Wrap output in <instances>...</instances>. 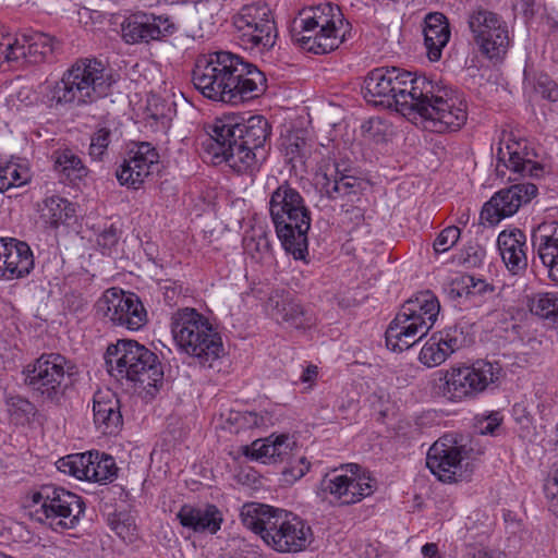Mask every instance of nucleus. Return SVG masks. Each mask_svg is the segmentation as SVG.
<instances>
[{
	"instance_id": "1",
	"label": "nucleus",
	"mask_w": 558,
	"mask_h": 558,
	"mask_svg": "<svg viewBox=\"0 0 558 558\" xmlns=\"http://www.w3.org/2000/svg\"><path fill=\"white\" fill-rule=\"evenodd\" d=\"M368 104L395 109L403 116L418 114L437 133L457 132L468 120V105L461 93L401 68L373 69L363 84Z\"/></svg>"
},
{
	"instance_id": "2",
	"label": "nucleus",
	"mask_w": 558,
	"mask_h": 558,
	"mask_svg": "<svg viewBox=\"0 0 558 558\" xmlns=\"http://www.w3.org/2000/svg\"><path fill=\"white\" fill-rule=\"evenodd\" d=\"M205 131L202 146L215 163L225 161L238 173L253 174L266 159L271 126L263 116L227 114L207 123Z\"/></svg>"
},
{
	"instance_id": "3",
	"label": "nucleus",
	"mask_w": 558,
	"mask_h": 558,
	"mask_svg": "<svg viewBox=\"0 0 558 558\" xmlns=\"http://www.w3.org/2000/svg\"><path fill=\"white\" fill-rule=\"evenodd\" d=\"M192 83L205 98L229 105L258 98L267 89L266 75L255 64L226 50L198 56Z\"/></svg>"
},
{
	"instance_id": "4",
	"label": "nucleus",
	"mask_w": 558,
	"mask_h": 558,
	"mask_svg": "<svg viewBox=\"0 0 558 558\" xmlns=\"http://www.w3.org/2000/svg\"><path fill=\"white\" fill-rule=\"evenodd\" d=\"M116 83L114 75L106 64L95 58L76 59L63 73L60 81L44 85V99L53 105L85 106L110 94Z\"/></svg>"
},
{
	"instance_id": "5",
	"label": "nucleus",
	"mask_w": 558,
	"mask_h": 558,
	"mask_svg": "<svg viewBox=\"0 0 558 558\" xmlns=\"http://www.w3.org/2000/svg\"><path fill=\"white\" fill-rule=\"evenodd\" d=\"M242 524L259 535L278 553H299L311 543L312 529L298 515L258 502H247L240 511Z\"/></svg>"
},
{
	"instance_id": "6",
	"label": "nucleus",
	"mask_w": 558,
	"mask_h": 558,
	"mask_svg": "<svg viewBox=\"0 0 558 558\" xmlns=\"http://www.w3.org/2000/svg\"><path fill=\"white\" fill-rule=\"evenodd\" d=\"M350 24L338 5L325 3L304 9L293 20L290 34L302 49L325 54L337 49L350 33Z\"/></svg>"
},
{
	"instance_id": "7",
	"label": "nucleus",
	"mask_w": 558,
	"mask_h": 558,
	"mask_svg": "<svg viewBox=\"0 0 558 558\" xmlns=\"http://www.w3.org/2000/svg\"><path fill=\"white\" fill-rule=\"evenodd\" d=\"M269 213L286 252L295 259H305L312 218L300 192L288 182L280 184L271 193Z\"/></svg>"
},
{
	"instance_id": "8",
	"label": "nucleus",
	"mask_w": 558,
	"mask_h": 558,
	"mask_svg": "<svg viewBox=\"0 0 558 558\" xmlns=\"http://www.w3.org/2000/svg\"><path fill=\"white\" fill-rule=\"evenodd\" d=\"M170 327L180 351L196 359L202 366L213 367L223 354L221 336L195 308L178 310L172 314Z\"/></svg>"
},
{
	"instance_id": "9",
	"label": "nucleus",
	"mask_w": 558,
	"mask_h": 558,
	"mask_svg": "<svg viewBox=\"0 0 558 558\" xmlns=\"http://www.w3.org/2000/svg\"><path fill=\"white\" fill-rule=\"evenodd\" d=\"M439 311L438 299L428 290L404 302L385 332L387 348L403 352L413 347L432 329Z\"/></svg>"
},
{
	"instance_id": "10",
	"label": "nucleus",
	"mask_w": 558,
	"mask_h": 558,
	"mask_svg": "<svg viewBox=\"0 0 558 558\" xmlns=\"http://www.w3.org/2000/svg\"><path fill=\"white\" fill-rule=\"evenodd\" d=\"M106 364L118 376L148 388H157L163 379L157 354L135 340L121 339L110 344L106 352Z\"/></svg>"
},
{
	"instance_id": "11",
	"label": "nucleus",
	"mask_w": 558,
	"mask_h": 558,
	"mask_svg": "<svg viewBox=\"0 0 558 558\" xmlns=\"http://www.w3.org/2000/svg\"><path fill=\"white\" fill-rule=\"evenodd\" d=\"M317 177L320 178V191L324 196L333 202H340L343 211V222L353 227L362 225L365 220V201L363 199L366 183L340 170L337 162H327L319 167Z\"/></svg>"
},
{
	"instance_id": "12",
	"label": "nucleus",
	"mask_w": 558,
	"mask_h": 558,
	"mask_svg": "<svg viewBox=\"0 0 558 558\" xmlns=\"http://www.w3.org/2000/svg\"><path fill=\"white\" fill-rule=\"evenodd\" d=\"M495 366L478 360L471 365L461 364L434 374L436 392L449 401L460 402L482 393L495 379Z\"/></svg>"
},
{
	"instance_id": "13",
	"label": "nucleus",
	"mask_w": 558,
	"mask_h": 558,
	"mask_svg": "<svg viewBox=\"0 0 558 558\" xmlns=\"http://www.w3.org/2000/svg\"><path fill=\"white\" fill-rule=\"evenodd\" d=\"M41 517L37 521L54 532L74 529L85 512L83 498L61 486L43 484L37 488Z\"/></svg>"
},
{
	"instance_id": "14",
	"label": "nucleus",
	"mask_w": 558,
	"mask_h": 558,
	"mask_svg": "<svg viewBox=\"0 0 558 558\" xmlns=\"http://www.w3.org/2000/svg\"><path fill=\"white\" fill-rule=\"evenodd\" d=\"M240 44L250 50L269 51L276 44L278 29L272 11L265 2L243 5L232 19Z\"/></svg>"
},
{
	"instance_id": "15",
	"label": "nucleus",
	"mask_w": 558,
	"mask_h": 558,
	"mask_svg": "<svg viewBox=\"0 0 558 558\" xmlns=\"http://www.w3.org/2000/svg\"><path fill=\"white\" fill-rule=\"evenodd\" d=\"M96 312L113 325L129 330H138L147 323V312L141 299L117 288L106 290L96 303Z\"/></svg>"
},
{
	"instance_id": "16",
	"label": "nucleus",
	"mask_w": 558,
	"mask_h": 558,
	"mask_svg": "<svg viewBox=\"0 0 558 558\" xmlns=\"http://www.w3.org/2000/svg\"><path fill=\"white\" fill-rule=\"evenodd\" d=\"M122 37L126 44L165 43L178 33L179 26L167 14L137 11L122 22Z\"/></svg>"
},
{
	"instance_id": "17",
	"label": "nucleus",
	"mask_w": 558,
	"mask_h": 558,
	"mask_svg": "<svg viewBox=\"0 0 558 558\" xmlns=\"http://www.w3.org/2000/svg\"><path fill=\"white\" fill-rule=\"evenodd\" d=\"M68 361L59 353H44L37 357V403L58 407L65 395Z\"/></svg>"
},
{
	"instance_id": "18",
	"label": "nucleus",
	"mask_w": 558,
	"mask_h": 558,
	"mask_svg": "<svg viewBox=\"0 0 558 558\" xmlns=\"http://www.w3.org/2000/svg\"><path fill=\"white\" fill-rule=\"evenodd\" d=\"M469 459V450L450 436H444L428 449L426 465L444 483L463 481L462 462Z\"/></svg>"
},
{
	"instance_id": "19",
	"label": "nucleus",
	"mask_w": 558,
	"mask_h": 558,
	"mask_svg": "<svg viewBox=\"0 0 558 558\" xmlns=\"http://www.w3.org/2000/svg\"><path fill=\"white\" fill-rule=\"evenodd\" d=\"M159 163L157 149L148 142H140L128 151L126 157L116 170L121 185L137 190Z\"/></svg>"
},
{
	"instance_id": "20",
	"label": "nucleus",
	"mask_w": 558,
	"mask_h": 558,
	"mask_svg": "<svg viewBox=\"0 0 558 558\" xmlns=\"http://www.w3.org/2000/svg\"><path fill=\"white\" fill-rule=\"evenodd\" d=\"M537 194V186L530 182L513 184L497 192L481 211L480 218L494 226L501 219L510 217Z\"/></svg>"
},
{
	"instance_id": "21",
	"label": "nucleus",
	"mask_w": 558,
	"mask_h": 558,
	"mask_svg": "<svg viewBox=\"0 0 558 558\" xmlns=\"http://www.w3.org/2000/svg\"><path fill=\"white\" fill-rule=\"evenodd\" d=\"M266 306L270 315L288 328L306 329L314 324L308 311L284 291L271 293Z\"/></svg>"
},
{
	"instance_id": "22",
	"label": "nucleus",
	"mask_w": 558,
	"mask_h": 558,
	"mask_svg": "<svg viewBox=\"0 0 558 558\" xmlns=\"http://www.w3.org/2000/svg\"><path fill=\"white\" fill-rule=\"evenodd\" d=\"M3 279L22 278L34 267V256L26 242L14 238H0Z\"/></svg>"
},
{
	"instance_id": "23",
	"label": "nucleus",
	"mask_w": 558,
	"mask_h": 558,
	"mask_svg": "<svg viewBox=\"0 0 558 558\" xmlns=\"http://www.w3.org/2000/svg\"><path fill=\"white\" fill-rule=\"evenodd\" d=\"M120 400L110 389L98 390L93 399V415L96 428L104 435L118 434L123 425Z\"/></svg>"
},
{
	"instance_id": "24",
	"label": "nucleus",
	"mask_w": 558,
	"mask_h": 558,
	"mask_svg": "<svg viewBox=\"0 0 558 558\" xmlns=\"http://www.w3.org/2000/svg\"><path fill=\"white\" fill-rule=\"evenodd\" d=\"M497 246L506 267L518 275L527 267L526 236L520 229L504 230L497 238Z\"/></svg>"
},
{
	"instance_id": "25",
	"label": "nucleus",
	"mask_w": 558,
	"mask_h": 558,
	"mask_svg": "<svg viewBox=\"0 0 558 558\" xmlns=\"http://www.w3.org/2000/svg\"><path fill=\"white\" fill-rule=\"evenodd\" d=\"M526 150L525 141L510 140L506 143L505 147L502 142L497 149V158L499 162H502L507 169L512 172L529 175L532 178H539L544 173V167L534 162L527 158L529 153Z\"/></svg>"
},
{
	"instance_id": "26",
	"label": "nucleus",
	"mask_w": 558,
	"mask_h": 558,
	"mask_svg": "<svg viewBox=\"0 0 558 558\" xmlns=\"http://www.w3.org/2000/svg\"><path fill=\"white\" fill-rule=\"evenodd\" d=\"M177 518L180 524L184 527L191 529L196 533L208 532L216 534L223 522L221 511L217 506L208 504L204 508H196L192 505H183Z\"/></svg>"
},
{
	"instance_id": "27",
	"label": "nucleus",
	"mask_w": 558,
	"mask_h": 558,
	"mask_svg": "<svg viewBox=\"0 0 558 558\" xmlns=\"http://www.w3.org/2000/svg\"><path fill=\"white\" fill-rule=\"evenodd\" d=\"M457 332L456 328L434 332L420 352V362L427 367H435L442 364L459 349Z\"/></svg>"
},
{
	"instance_id": "28",
	"label": "nucleus",
	"mask_w": 558,
	"mask_h": 558,
	"mask_svg": "<svg viewBox=\"0 0 558 558\" xmlns=\"http://www.w3.org/2000/svg\"><path fill=\"white\" fill-rule=\"evenodd\" d=\"M423 34L427 58L433 62L440 60L442 49L447 46L451 35L447 16L441 12L426 14Z\"/></svg>"
},
{
	"instance_id": "29",
	"label": "nucleus",
	"mask_w": 558,
	"mask_h": 558,
	"mask_svg": "<svg viewBox=\"0 0 558 558\" xmlns=\"http://www.w3.org/2000/svg\"><path fill=\"white\" fill-rule=\"evenodd\" d=\"M294 445L288 435H271L264 441L255 440L252 444L251 457L265 464L291 463Z\"/></svg>"
},
{
	"instance_id": "30",
	"label": "nucleus",
	"mask_w": 558,
	"mask_h": 558,
	"mask_svg": "<svg viewBox=\"0 0 558 558\" xmlns=\"http://www.w3.org/2000/svg\"><path fill=\"white\" fill-rule=\"evenodd\" d=\"M53 169L64 184L77 185L89 173L83 160L71 149H58L52 154Z\"/></svg>"
},
{
	"instance_id": "31",
	"label": "nucleus",
	"mask_w": 558,
	"mask_h": 558,
	"mask_svg": "<svg viewBox=\"0 0 558 558\" xmlns=\"http://www.w3.org/2000/svg\"><path fill=\"white\" fill-rule=\"evenodd\" d=\"M468 24L475 43L493 29L497 32L495 35L497 39H499L495 49H501L504 47L502 43H506V24L498 14L483 8H477L469 14ZM490 49L494 50V46L490 47Z\"/></svg>"
},
{
	"instance_id": "32",
	"label": "nucleus",
	"mask_w": 558,
	"mask_h": 558,
	"mask_svg": "<svg viewBox=\"0 0 558 558\" xmlns=\"http://www.w3.org/2000/svg\"><path fill=\"white\" fill-rule=\"evenodd\" d=\"M533 245L543 265L547 268L548 277L558 283V228L550 234L542 233L541 228L532 234Z\"/></svg>"
},
{
	"instance_id": "33",
	"label": "nucleus",
	"mask_w": 558,
	"mask_h": 558,
	"mask_svg": "<svg viewBox=\"0 0 558 558\" xmlns=\"http://www.w3.org/2000/svg\"><path fill=\"white\" fill-rule=\"evenodd\" d=\"M470 300L473 301L475 305H482L488 301L492 302V306L486 308L487 315H492L499 312L500 310H504L505 305L502 303V298L495 286L473 276V284L470 287Z\"/></svg>"
},
{
	"instance_id": "34",
	"label": "nucleus",
	"mask_w": 558,
	"mask_h": 558,
	"mask_svg": "<svg viewBox=\"0 0 558 558\" xmlns=\"http://www.w3.org/2000/svg\"><path fill=\"white\" fill-rule=\"evenodd\" d=\"M74 213L75 210L68 199L51 196L44 201V206L40 208V218L45 223L57 227L73 217Z\"/></svg>"
},
{
	"instance_id": "35",
	"label": "nucleus",
	"mask_w": 558,
	"mask_h": 558,
	"mask_svg": "<svg viewBox=\"0 0 558 558\" xmlns=\"http://www.w3.org/2000/svg\"><path fill=\"white\" fill-rule=\"evenodd\" d=\"M4 403L10 421L15 425H28L35 415L33 403L20 395L5 392Z\"/></svg>"
},
{
	"instance_id": "36",
	"label": "nucleus",
	"mask_w": 558,
	"mask_h": 558,
	"mask_svg": "<svg viewBox=\"0 0 558 558\" xmlns=\"http://www.w3.org/2000/svg\"><path fill=\"white\" fill-rule=\"evenodd\" d=\"M92 464L88 465V480L97 483L112 482L118 475V468L114 459L109 454H99L92 451Z\"/></svg>"
},
{
	"instance_id": "37",
	"label": "nucleus",
	"mask_w": 558,
	"mask_h": 558,
	"mask_svg": "<svg viewBox=\"0 0 558 558\" xmlns=\"http://www.w3.org/2000/svg\"><path fill=\"white\" fill-rule=\"evenodd\" d=\"M348 489V474L328 473L319 482L316 494L322 499L330 495L340 506H345L344 494Z\"/></svg>"
},
{
	"instance_id": "38",
	"label": "nucleus",
	"mask_w": 558,
	"mask_h": 558,
	"mask_svg": "<svg viewBox=\"0 0 558 558\" xmlns=\"http://www.w3.org/2000/svg\"><path fill=\"white\" fill-rule=\"evenodd\" d=\"M530 312L542 318L549 319L558 326V293H536L529 301Z\"/></svg>"
},
{
	"instance_id": "39",
	"label": "nucleus",
	"mask_w": 558,
	"mask_h": 558,
	"mask_svg": "<svg viewBox=\"0 0 558 558\" xmlns=\"http://www.w3.org/2000/svg\"><path fill=\"white\" fill-rule=\"evenodd\" d=\"M92 451L76 454H69L56 461L57 469L76 477L77 480H88V465L92 464Z\"/></svg>"
},
{
	"instance_id": "40",
	"label": "nucleus",
	"mask_w": 558,
	"mask_h": 558,
	"mask_svg": "<svg viewBox=\"0 0 558 558\" xmlns=\"http://www.w3.org/2000/svg\"><path fill=\"white\" fill-rule=\"evenodd\" d=\"M108 524L111 530L125 543L132 544L138 538L135 518L126 511L109 514Z\"/></svg>"
},
{
	"instance_id": "41",
	"label": "nucleus",
	"mask_w": 558,
	"mask_h": 558,
	"mask_svg": "<svg viewBox=\"0 0 558 558\" xmlns=\"http://www.w3.org/2000/svg\"><path fill=\"white\" fill-rule=\"evenodd\" d=\"M376 481L371 476H349L344 494L345 506L354 505L375 492Z\"/></svg>"
},
{
	"instance_id": "42",
	"label": "nucleus",
	"mask_w": 558,
	"mask_h": 558,
	"mask_svg": "<svg viewBox=\"0 0 558 558\" xmlns=\"http://www.w3.org/2000/svg\"><path fill=\"white\" fill-rule=\"evenodd\" d=\"M31 181L28 171L15 162L0 165V192L22 186Z\"/></svg>"
},
{
	"instance_id": "43",
	"label": "nucleus",
	"mask_w": 558,
	"mask_h": 558,
	"mask_svg": "<svg viewBox=\"0 0 558 558\" xmlns=\"http://www.w3.org/2000/svg\"><path fill=\"white\" fill-rule=\"evenodd\" d=\"M61 49V43L54 36L37 32V64L56 63Z\"/></svg>"
},
{
	"instance_id": "44",
	"label": "nucleus",
	"mask_w": 558,
	"mask_h": 558,
	"mask_svg": "<svg viewBox=\"0 0 558 558\" xmlns=\"http://www.w3.org/2000/svg\"><path fill=\"white\" fill-rule=\"evenodd\" d=\"M245 253L251 256L256 263H263L269 258L271 253V245L266 234L246 236L243 240Z\"/></svg>"
},
{
	"instance_id": "45",
	"label": "nucleus",
	"mask_w": 558,
	"mask_h": 558,
	"mask_svg": "<svg viewBox=\"0 0 558 558\" xmlns=\"http://www.w3.org/2000/svg\"><path fill=\"white\" fill-rule=\"evenodd\" d=\"M112 142V131L102 126L97 129L90 136L88 154L95 161L104 160L107 155L108 147Z\"/></svg>"
},
{
	"instance_id": "46",
	"label": "nucleus",
	"mask_w": 558,
	"mask_h": 558,
	"mask_svg": "<svg viewBox=\"0 0 558 558\" xmlns=\"http://www.w3.org/2000/svg\"><path fill=\"white\" fill-rule=\"evenodd\" d=\"M284 466L281 471L283 476V481L288 484H293L301 477H303L310 470L311 463L306 460L305 457H296L293 453V459L291 463H283Z\"/></svg>"
},
{
	"instance_id": "47",
	"label": "nucleus",
	"mask_w": 558,
	"mask_h": 558,
	"mask_svg": "<svg viewBox=\"0 0 558 558\" xmlns=\"http://www.w3.org/2000/svg\"><path fill=\"white\" fill-rule=\"evenodd\" d=\"M497 32H494L493 29L490 33H487L484 35L482 39H477L476 44L478 45L482 53L487 56L489 59L494 58H501L507 53L508 47H509V34L508 28L506 27V43H502L501 49H494L492 50L490 47L494 46V48L497 46L499 39H497L496 34Z\"/></svg>"
},
{
	"instance_id": "48",
	"label": "nucleus",
	"mask_w": 558,
	"mask_h": 558,
	"mask_svg": "<svg viewBox=\"0 0 558 558\" xmlns=\"http://www.w3.org/2000/svg\"><path fill=\"white\" fill-rule=\"evenodd\" d=\"M534 89L549 101H558V85L549 75L541 73L535 78Z\"/></svg>"
},
{
	"instance_id": "49",
	"label": "nucleus",
	"mask_w": 558,
	"mask_h": 558,
	"mask_svg": "<svg viewBox=\"0 0 558 558\" xmlns=\"http://www.w3.org/2000/svg\"><path fill=\"white\" fill-rule=\"evenodd\" d=\"M460 229L456 226L445 228L434 242L436 253H445L449 251L460 238Z\"/></svg>"
},
{
	"instance_id": "50",
	"label": "nucleus",
	"mask_w": 558,
	"mask_h": 558,
	"mask_svg": "<svg viewBox=\"0 0 558 558\" xmlns=\"http://www.w3.org/2000/svg\"><path fill=\"white\" fill-rule=\"evenodd\" d=\"M473 284V276L471 275H461L452 280L450 294L453 298H466L471 299V289L470 287Z\"/></svg>"
},
{
	"instance_id": "51",
	"label": "nucleus",
	"mask_w": 558,
	"mask_h": 558,
	"mask_svg": "<svg viewBox=\"0 0 558 558\" xmlns=\"http://www.w3.org/2000/svg\"><path fill=\"white\" fill-rule=\"evenodd\" d=\"M486 255L485 250L478 244H470L464 251V263L472 267H477L483 263Z\"/></svg>"
},
{
	"instance_id": "52",
	"label": "nucleus",
	"mask_w": 558,
	"mask_h": 558,
	"mask_svg": "<svg viewBox=\"0 0 558 558\" xmlns=\"http://www.w3.org/2000/svg\"><path fill=\"white\" fill-rule=\"evenodd\" d=\"M64 304L65 307L72 313L83 312L87 306L86 300L80 293L75 292L65 294Z\"/></svg>"
},
{
	"instance_id": "53",
	"label": "nucleus",
	"mask_w": 558,
	"mask_h": 558,
	"mask_svg": "<svg viewBox=\"0 0 558 558\" xmlns=\"http://www.w3.org/2000/svg\"><path fill=\"white\" fill-rule=\"evenodd\" d=\"M119 241V231L116 227L110 226L104 230L98 236V244L104 248H111Z\"/></svg>"
},
{
	"instance_id": "54",
	"label": "nucleus",
	"mask_w": 558,
	"mask_h": 558,
	"mask_svg": "<svg viewBox=\"0 0 558 558\" xmlns=\"http://www.w3.org/2000/svg\"><path fill=\"white\" fill-rule=\"evenodd\" d=\"M500 418L498 417V414H492L487 418L486 425L482 429V434L484 435H493L495 430L500 425Z\"/></svg>"
},
{
	"instance_id": "55",
	"label": "nucleus",
	"mask_w": 558,
	"mask_h": 558,
	"mask_svg": "<svg viewBox=\"0 0 558 558\" xmlns=\"http://www.w3.org/2000/svg\"><path fill=\"white\" fill-rule=\"evenodd\" d=\"M317 375H318L317 366L310 365L303 371V374L301 376V381L302 383H312L316 379Z\"/></svg>"
},
{
	"instance_id": "56",
	"label": "nucleus",
	"mask_w": 558,
	"mask_h": 558,
	"mask_svg": "<svg viewBox=\"0 0 558 558\" xmlns=\"http://www.w3.org/2000/svg\"><path fill=\"white\" fill-rule=\"evenodd\" d=\"M421 553L425 558H434L438 555V546L435 543H426L422 546Z\"/></svg>"
},
{
	"instance_id": "57",
	"label": "nucleus",
	"mask_w": 558,
	"mask_h": 558,
	"mask_svg": "<svg viewBox=\"0 0 558 558\" xmlns=\"http://www.w3.org/2000/svg\"><path fill=\"white\" fill-rule=\"evenodd\" d=\"M35 365L28 364L22 375L24 376V384L27 386H32L35 383Z\"/></svg>"
},
{
	"instance_id": "58",
	"label": "nucleus",
	"mask_w": 558,
	"mask_h": 558,
	"mask_svg": "<svg viewBox=\"0 0 558 558\" xmlns=\"http://www.w3.org/2000/svg\"><path fill=\"white\" fill-rule=\"evenodd\" d=\"M347 471L350 472L349 476H369L364 471H362V468L359 464L355 463L348 464Z\"/></svg>"
},
{
	"instance_id": "59",
	"label": "nucleus",
	"mask_w": 558,
	"mask_h": 558,
	"mask_svg": "<svg viewBox=\"0 0 558 558\" xmlns=\"http://www.w3.org/2000/svg\"><path fill=\"white\" fill-rule=\"evenodd\" d=\"M546 487L551 493L558 490V464L556 465L553 478L548 481Z\"/></svg>"
},
{
	"instance_id": "60",
	"label": "nucleus",
	"mask_w": 558,
	"mask_h": 558,
	"mask_svg": "<svg viewBox=\"0 0 558 558\" xmlns=\"http://www.w3.org/2000/svg\"><path fill=\"white\" fill-rule=\"evenodd\" d=\"M165 298L168 301H172L178 294L177 288L165 287Z\"/></svg>"
},
{
	"instance_id": "61",
	"label": "nucleus",
	"mask_w": 558,
	"mask_h": 558,
	"mask_svg": "<svg viewBox=\"0 0 558 558\" xmlns=\"http://www.w3.org/2000/svg\"><path fill=\"white\" fill-rule=\"evenodd\" d=\"M551 495H553V498H551L550 508L556 514H558V490L553 492Z\"/></svg>"
},
{
	"instance_id": "62",
	"label": "nucleus",
	"mask_w": 558,
	"mask_h": 558,
	"mask_svg": "<svg viewBox=\"0 0 558 558\" xmlns=\"http://www.w3.org/2000/svg\"><path fill=\"white\" fill-rule=\"evenodd\" d=\"M32 504H35V493L28 494L26 497V504L24 505L25 510L32 507Z\"/></svg>"
},
{
	"instance_id": "63",
	"label": "nucleus",
	"mask_w": 558,
	"mask_h": 558,
	"mask_svg": "<svg viewBox=\"0 0 558 558\" xmlns=\"http://www.w3.org/2000/svg\"><path fill=\"white\" fill-rule=\"evenodd\" d=\"M473 558H492V556L487 551L478 550L474 554Z\"/></svg>"
},
{
	"instance_id": "64",
	"label": "nucleus",
	"mask_w": 558,
	"mask_h": 558,
	"mask_svg": "<svg viewBox=\"0 0 558 558\" xmlns=\"http://www.w3.org/2000/svg\"><path fill=\"white\" fill-rule=\"evenodd\" d=\"M8 41H10V39L2 35V37L0 39V48L5 49V45L8 44Z\"/></svg>"
}]
</instances>
